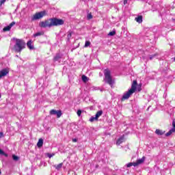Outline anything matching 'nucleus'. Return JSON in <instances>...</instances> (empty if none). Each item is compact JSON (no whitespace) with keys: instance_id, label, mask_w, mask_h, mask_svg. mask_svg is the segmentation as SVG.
I'll list each match as a JSON object with an SVG mask.
<instances>
[{"instance_id":"14","label":"nucleus","mask_w":175,"mask_h":175,"mask_svg":"<svg viewBox=\"0 0 175 175\" xmlns=\"http://www.w3.org/2000/svg\"><path fill=\"white\" fill-rule=\"evenodd\" d=\"M27 47H28L30 50L33 49V46H32V41H31V40H29V41L27 42Z\"/></svg>"},{"instance_id":"19","label":"nucleus","mask_w":175,"mask_h":175,"mask_svg":"<svg viewBox=\"0 0 175 175\" xmlns=\"http://www.w3.org/2000/svg\"><path fill=\"white\" fill-rule=\"evenodd\" d=\"M102 114H103V111L100 110L96 112V118H99V117H100V116H102Z\"/></svg>"},{"instance_id":"28","label":"nucleus","mask_w":175,"mask_h":175,"mask_svg":"<svg viewBox=\"0 0 175 175\" xmlns=\"http://www.w3.org/2000/svg\"><path fill=\"white\" fill-rule=\"evenodd\" d=\"M95 120H98V118H96V117H92L90 119V122H94V121H95Z\"/></svg>"},{"instance_id":"5","label":"nucleus","mask_w":175,"mask_h":175,"mask_svg":"<svg viewBox=\"0 0 175 175\" xmlns=\"http://www.w3.org/2000/svg\"><path fill=\"white\" fill-rule=\"evenodd\" d=\"M44 16H47V12L44 10L41 11L40 12L36 13L31 18V20L32 21H35V20H40V18H43Z\"/></svg>"},{"instance_id":"29","label":"nucleus","mask_w":175,"mask_h":175,"mask_svg":"<svg viewBox=\"0 0 175 175\" xmlns=\"http://www.w3.org/2000/svg\"><path fill=\"white\" fill-rule=\"evenodd\" d=\"M109 36H114L116 35V31H113L109 33L108 34Z\"/></svg>"},{"instance_id":"11","label":"nucleus","mask_w":175,"mask_h":175,"mask_svg":"<svg viewBox=\"0 0 175 175\" xmlns=\"http://www.w3.org/2000/svg\"><path fill=\"white\" fill-rule=\"evenodd\" d=\"M37 147H38V148H41V147H43V139L40 138L38 139V142L37 143Z\"/></svg>"},{"instance_id":"35","label":"nucleus","mask_w":175,"mask_h":175,"mask_svg":"<svg viewBox=\"0 0 175 175\" xmlns=\"http://www.w3.org/2000/svg\"><path fill=\"white\" fill-rule=\"evenodd\" d=\"M157 55H150V59H152V58H154V57H156Z\"/></svg>"},{"instance_id":"9","label":"nucleus","mask_w":175,"mask_h":175,"mask_svg":"<svg viewBox=\"0 0 175 175\" xmlns=\"http://www.w3.org/2000/svg\"><path fill=\"white\" fill-rule=\"evenodd\" d=\"M144 161H146V157H143L142 159L137 160L135 165L136 166H139V165H142V163H144Z\"/></svg>"},{"instance_id":"8","label":"nucleus","mask_w":175,"mask_h":175,"mask_svg":"<svg viewBox=\"0 0 175 175\" xmlns=\"http://www.w3.org/2000/svg\"><path fill=\"white\" fill-rule=\"evenodd\" d=\"M9 74V69L4 68L1 70H0V79H2V77H5V76H7Z\"/></svg>"},{"instance_id":"22","label":"nucleus","mask_w":175,"mask_h":175,"mask_svg":"<svg viewBox=\"0 0 175 175\" xmlns=\"http://www.w3.org/2000/svg\"><path fill=\"white\" fill-rule=\"evenodd\" d=\"M0 155H4V157H5L6 158H8L9 157V155L6 153H5V152H3V150H2V149H0Z\"/></svg>"},{"instance_id":"12","label":"nucleus","mask_w":175,"mask_h":175,"mask_svg":"<svg viewBox=\"0 0 175 175\" xmlns=\"http://www.w3.org/2000/svg\"><path fill=\"white\" fill-rule=\"evenodd\" d=\"M156 135H159L160 136H162V135L165 134V131L160 130V129H156L155 131Z\"/></svg>"},{"instance_id":"40","label":"nucleus","mask_w":175,"mask_h":175,"mask_svg":"<svg viewBox=\"0 0 175 175\" xmlns=\"http://www.w3.org/2000/svg\"><path fill=\"white\" fill-rule=\"evenodd\" d=\"M174 61H175V57H174Z\"/></svg>"},{"instance_id":"31","label":"nucleus","mask_w":175,"mask_h":175,"mask_svg":"<svg viewBox=\"0 0 175 175\" xmlns=\"http://www.w3.org/2000/svg\"><path fill=\"white\" fill-rule=\"evenodd\" d=\"M77 114L79 117H80V116H81V110L79 109L77 112Z\"/></svg>"},{"instance_id":"1","label":"nucleus","mask_w":175,"mask_h":175,"mask_svg":"<svg viewBox=\"0 0 175 175\" xmlns=\"http://www.w3.org/2000/svg\"><path fill=\"white\" fill-rule=\"evenodd\" d=\"M136 90L138 91V92H140L142 91V83H139L137 85V81L134 80L131 84V88L130 90H129L128 92L124 94L122 97V102H124V100H126V99H129L131 98V95L133 94H135L136 92Z\"/></svg>"},{"instance_id":"24","label":"nucleus","mask_w":175,"mask_h":175,"mask_svg":"<svg viewBox=\"0 0 175 175\" xmlns=\"http://www.w3.org/2000/svg\"><path fill=\"white\" fill-rule=\"evenodd\" d=\"M92 18H93L92 13L90 12L87 15V19L88 20H92Z\"/></svg>"},{"instance_id":"20","label":"nucleus","mask_w":175,"mask_h":175,"mask_svg":"<svg viewBox=\"0 0 175 175\" xmlns=\"http://www.w3.org/2000/svg\"><path fill=\"white\" fill-rule=\"evenodd\" d=\"M63 165H64V163H60L57 165H54V167H55V169L57 170H59V169H61V167H62Z\"/></svg>"},{"instance_id":"17","label":"nucleus","mask_w":175,"mask_h":175,"mask_svg":"<svg viewBox=\"0 0 175 175\" xmlns=\"http://www.w3.org/2000/svg\"><path fill=\"white\" fill-rule=\"evenodd\" d=\"M81 79H82V81H83V83H87V81H88L90 80V78H88L85 75H82Z\"/></svg>"},{"instance_id":"13","label":"nucleus","mask_w":175,"mask_h":175,"mask_svg":"<svg viewBox=\"0 0 175 175\" xmlns=\"http://www.w3.org/2000/svg\"><path fill=\"white\" fill-rule=\"evenodd\" d=\"M44 35V31H39L33 34L34 38H36L37 36H42Z\"/></svg>"},{"instance_id":"25","label":"nucleus","mask_w":175,"mask_h":175,"mask_svg":"<svg viewBox=\"0 0 175 175\" xmlns=\"http://www.w3.org/2000/svg\"><path fill=\"white\" fill-rule=\"evenodd\" d=\"M89 46H91V42H90V41H85L84 47H85V48H87V47H88Z\"/></svg>"},{"instance_id":"16","label":"nucleus","mask_w":175,"mask_h":175,"mask_svg":"<svg viewBox=\"0 0 175 175\" xmlns=\"http://www.w3.org/2000/svg\"><path fill=\"white\" fill-rule=\"evenodd\" d=\"M59 59H61V55L57 54L54 57H53V61L54 62H57Z\"/></svg>"},{"instance_id":"39","label":"nucleus","mask_w":175,"mask_h":175,"mask_svg":"<svg viewBox=\"0 0 175 175\" xmlns=\"http://www.w3.org/2000/svg\"><path fill=\"white\" fill-rule=\"evenodd\" d=\"M1 173H2V172H1V170H0V174H1Z\"/></svg>"},{"instance_id":"15","label":"nucleus","mask_w":175,"mask_h":175,"mask_svg":"<svg viewBox=\"0 0 175 175\" xmlns=\"http://www.w3.org/2000/svg\"><path fill=\"white\" fill-rule=\"evenodd\" d=\"M123 142H124V136L121 137L119 139H118V140L116 142L117 146H120V144H121V143H122Z\"/></svg>"},{"instance_id":"2","label":"nucleus","mask_w":175,"mask_h":175,"mask_svg":"<svg viewBox=\"0 0 175 175\" xmlns=\"http://www.w3.org/2000/svg\"><path fill=\"white\" fill-rule=\"evenodd\" d=\"M25 44L23 40L17 39L16 40V44L14 46L16 53H21V51L25 49Z\"/></svg>"},{"instance_id":"27","label":"nucleus","mask_w":175,"mask_h":175,"mask_svg":"<svg viewBox=\"0 0 175 175\" xmlns=\"http://www.w3.org/2000/svg\"><path fill=\"white\" fill-rule=\"evenodd\" d=\"M12 159L14 161H18V159H20V158L18 156H16V154H13L12 155Z\"/></svg>"},{"instance_id":"36","label":"nucleus","mask_w":175,"mask_h":175,"mask_svg":"<svg viewBox=\"0 0 175 175\" xmlns=\"http://www.w3.org/2000/svg\"><path fill=\"white\" fill-rule=\"evenodd\" d=\"M72 142H73V143H77V139H76V138L72 139Z\"/></svg>"},{"instance_id":"6","label":"nucleus","mask_w":175,"mask_h":175,"mask_svg":"<svg viewBox=\"0 0 175 175\" xmlns=\"http://www.w3.org/2000/svg\"><path fill=\"white\" fill-rule=\"evenodd\" d=\"M39 27L40 28H51V21H50V18L48 20H45L44 21H41L39 23Z\"/></svg>"},{"instance_id":"34","label":"nucleus","mask_w":175,"mask_h":175,"mask_svg":"<svg viewBox=\"0 0 175 175\" xmlns=\"http://www.w3.org/2000/svg\"><path fill=\"white\" fill-rule=\"evenodd\" d=\"M2 137H5V135H3V132H0V139Z\"/></svg>"},{"instance_id":"18","label":"nucleus","mask_w":175,"mask_h":175,"mask_svg":"<svg viewBox=\"0 0 175 175\" xmlns=\"http://www.w3.org/2000/svg\"><path fill=\"white\" fill-rule=\"evenodd\" d=\"M175 132V129H170L167 133H166L165 136H170V135H172V133H174Z\"/></svg>"},{"instance_id":"3","label":"nucleus","mask_w":175,"mask_h":175,"mask_svg":"<svg viewBox=\"0 0 175 175\" xmlns=\"http://www.w3.org/2000/svg\"><path fill=\"white\" fill-rule=\"evenodd\" d=\"M104 76L105 77V81L109 85H111V87H113V84L114 83V80H113V78L111 77V72L109 69H105L104 70Z\"/></svg>"},{"instance_id":"23","label":"nucleus","mask_w":175,"mask_h":175,"mask_svg":"<svg viewBox=\"0 0 175 175\" xmlns=\"http://www.w3.org/2000/svg\"><path fill=\"white\" fill-rule=\"evenodd\" d=\"M72 33H73V32L70 30L68 32L67 38L68 40H70V38H72Z\"/></svg>"},{"instance_id":"33","label":"nucleus","mask_w":175,"mask_h":175,"mask_svg":"<svg viewBox=\"0 0 175 175\" xmlns=\"http://www.w3.org/2000/svg\"><path fill=\"white\" fill-rule=\"evenodd\" d=\"M172 126H173L172 129H175V119H174L172 121Z\"/></svg>"},{"instance_id":"32","label":"nucleus","mask_w":175,"mask_h":175,"mask_svg":"<svg viewBox=\"0 0 175 175\" xmlns=\"http://www.w3.org/2000/svg\"><path fill=\"white\" fill-rule=\"evenodd\" d=\"M6 2V0H1L0 1V6H2V5H3V3Z\"/></svg>"},{"instance_id":"30","label":"nucleus","mask_w":175,"mask_h":175,"mask_svg":"<svg viewBox=\"0 0 175 175\" xmlns=\"http://www.w3.org/2000/svg\"><path fill=\"white\" fill-rule=\"evenodd\" d=\"M14 25H16V22L14 21L12 22L8 26L10 27V28H12V27H13Z\"/></svg>"},{"instance_id":"21","label":"nucleus","mask_w":175,"mask_h":175,"mask_svg":"<svg viewBox=\"0 0 175 175\" xmlns=\"http://www.w3.org/2000/svg\"><path fill=\"white\" fill-rule=\"evenodd\" d=\"M12 28L8 25V26H6L3 29V31L4 32H8V31H10Z\"/></svg>"},{"instance_id":"10","label":"nucleus","mask_w":175,"mask_h":175,"mask_svg":"<svg viewBox=\"0 0 175 175\" xmlns=\"http://www.w3.org/2000/svg\"><path fill=\"white\" fill-rule=\"evenodd\" d=\"M135 20L137 23H138V24H142V23H143V16H138L137 18H135Z\"/></svg>"},{"instance_id":"26","label":"nucleus","mask_w":175,"mask_h":175,"mask_svg":"<svg viewBox=\"0 0 175 175\" xmlns=\"http://www.w3.org/2000/svg\"><path fill=\"white\" fill-rule=\"evenodd\" d=\"M135 164H136L135 162H134V163H129L127 164V167H131V166H135V167H136Z\"/></svg>"},{"instance_id":"38","label":"nucleus","mask_w":175,"mask_h":175,"mask_svg":"<svg viewBox=\"0 0 175 175\" xmlns=\"http://www.w3.org/2000/svg\"><path fill=\"white\" fill-rule=\"evenodd\" d=\"M51 157H53V155H51V154L49 155V158H51Z\"/></svg>"},{"instance_id":"4","label":"nucleus","mask_w":175,"mask_h":175,"mask_svg":"<svg viewBox=\"0 0 175 175\" xmlns=\"http://www.w3.org/2000/svg\"><path fill=\"white\" fill-rule=\"evenodd\" d=\"M50 21L52 27H58L59 25H64L65 24L64 20L57 18H50Z\"/></svg>"},{"instance_id":"37","label":"nucleus","mask_w":175,"mask_h":175,"mask_svg":"<svg viewBox=\"0 0 175 175\" xmlns=\"http://www.w3.org/2000/svg\"><path fill=\"white\" fill-rule=\"evenodd\" d=\"M128 3V0H124V5H126Z\"/></svg>"},{"instance_id":"7","label":"nucleus","mask_w":175,"mask_h":175,"mask_svg":"<svg viewBox=\"0 0 175 175\" xmlns=\"http://www.w3.org/2000/svg\"><path fill=\"white\" fill-rule=\"evenodd\" d=\"M51 116H57V118H60L62 116V111L61 110L57 111L55 109H51L49 112Z\"/></svg>"}]
</instances>
